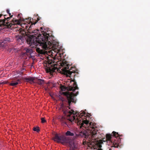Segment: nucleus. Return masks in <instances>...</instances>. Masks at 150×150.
Masks as SVG:
<instances>
[{
	"instance_id": "f257e3e1",
	"label": "nucleus",
	"mask_w": 150,
	"mask_h": 150,
	"mask_svg": "<svg viewBox=\"0 0 150 150\" xmlns=\"http://www.w3.org/2000/svg\"><path fill=\"white\" fill-rule=\"evenodd\" d=\"M62 110L64 115L67 116L69 118L67 119L65 117L63 116H59L57 117V119L60 121L63 125H68L67 121L69 120L71 123L75 122L78 125H80V128H82L84 127L88 131H90V134H88L86 133L85 131H83L80 132L79 134H77L78 137H83L86 139V142H88L92 145H94L96 143V139L98 138V135L99 134V132L97 129V127H95L94 125L92 122L89 123V121L87 120L83 119L84 117L86 115V113L84 111L79 113V116L76 118L74 114V112L73 110H71L72 112L67 108H70L69 107H65L62 105Z\"/></svg>"
},
{
	"instance_id": "f03ea898",
	"label": "nucleus",
	"mask_w": 150,
	"mask_h": 150,
	"mask_svg": "<svg viewBox=\"0 0 150 150\" xmlns=\"http://www.w3.org/2000/svg\"><path fill=\"white\" fill-rule=\"evenodd\" d=\"M32 35L29 37L26 40L28 44L30 45L31 47L35 49L39 54H44L45 50L51 49L55 52H58L59 51V43L53 40V38L47 33L42 34L43 38H41L42 35L38 34V30H34L30 32Z\"/></svg>"
},
{
	"instance_id": "7ed1b4c3",
	"label": "nucleus",
	"mask_w": 150,
	"mask_h": 150,
	"mask_svg": "<svg viewBox=\"0 0 150 150\" xmlns=\"http://www.w3.org/2000/svg\"><path fill=\"white\" fill-rule=\"evenodd\" d=\"M60 67L58 70V71L66 75L67 76H69L71 79H72V81L74 82L73 86H70L67 89L68 91L62 92V93L67 97L68 104L70 106L71 103H76V99L75 96L78 94L79 93L78 91L75 94L73 92H70L69 91H74L75 90L79 89L74 79L76 75L77 74V72L75 70L72 69H75L74 68L71 67L68 70L67 69H69V67L70 66L67 63V62L65 61H63L60 63Z\"/></svg>"
},
{
	"instance_id": "20e7f679",
	"label": "nucleus",
	"mask_w": 150,
	"mask_h": 150,
	"mask_svg": "<svg viewBox=\"0 0 150 150\" xmlns=\"http://www.w3.org/2000/svg\"><path fill=\"white\" fill-rule=\"evenodd\" d=\"M7 12L8 13L10 16V17L6 18L5 16L6 15H5L4 18L2 19H0V27H1L2 25H6L8 28H11V27H15V25H20L21 23V19L20 18L18 19H13L11 22H8L10 18L13 16V15H11V14L10 13L9 10H6Z\"/></svg>"
},
{
	"instance_id": "39448f33",
	"label": "nucleus",
	"mask_w": 150,
	"mask_h": 150,
	"mask_svg": "<svg viewBox=\"0 0 150 150\" xmlns=\"http://www.w3.org/2000/svg\"><path fill=\"white\" fill-rule=\"evenodd\" d=\"M46 65V70L47 72L52 73L55 72V70H57L58 71V70L59 69L57 68L56 67V64L55 62L52 60H48L47 62Z\"/></svg>"
},
{
	"instance_id": "423d86ee",
	"label": "nucleus",
	"mask_w": 150,
	"mask_h": 150,
	"mask_svg": "<svg viewBox=\"0 0 150 150\" xmlns=\"http://www.w3.org/2000/svg\"><path fill=\"white\" fill-rule=\"evenodd\" d=\"M53 140L58 143H61L63 144H66L69 142V139L65 136L59 135L56 134L53 138Z\"/></svg>"
},
{
	"instance_id": "0eeeda50",
	"label": "nucleus",
	"mask_w": 150,
	"mask_h": 150,
	"mask_svg": "<svg viewBox=\"0 0 150 150\" xmlns=\"http://www.w3.org/2000/svg\"><path fill=\"white\" fill-rule=\"evenodd\" d=\"M97 140H96V144L92 146L93 148L95 149L96 147L98 146V149L97 150H111V146L110 144H107L106 146L105 147H104L102 149L101 148L102 147L101 145L100 144H97Z\"/></svg>"
},
{
	"instance_id": "6e6552de",
	"label": "nucleus",
	"mask_w": 150,
	"mask_h": 150,
	"mask_svg": "<svg viewBox=\"0 0 150 150\" xmlns=\"http://www.w3.org/2000/svg\"><path fill=\"white\" fill-rule=\"evenodd\" d=\"M37 20H35V22L34 21L33 22H32V21H31V18H28L27 19H26L24 21V22H26L27 23H28V25H30V23H31L30 25V27H29V29H30L31 28V25H35V24H36L38 21H39L40 20V18L39 17H37Z\"/></svg>"
},
{
	"instance_id": "1a4fd4ad",
	"label": "nucleus",
	"mask_w": 150,
	"mask_h": 150,
	"mask_svg": "<svg viewBox=\"0 0 150 150\" xmlns=\"http://www.w3.org/2000/svg\"><path fill=\"white\" fill-rule=\"evenodd\" d=\"M35 77H32L30 76H28L24 79V80L28 82H29L31 84L34 83Z\"/></svg>"
},
{
	"instance_id": "9d476101",
	"label": "nucleus",
	"mask_w": 150,
	"mask_h": 150,
	"mask_svg": "<svg viewBox=\"0 0 150 150\" xmlns=\"http://www.w3.org/2000/svg\"><path fill=\"white\" fill-rule=\"evenodd\" d=\"M45 30H43L42 32H41V33L40 34V33H39V31H38V34L39 35V34H41V35H42L41 36V38H43V37L44 36H43V34H42L44 33H44H48V34L49 35H52V37L53 38V40H54V42H57V41H55L54 40V36L52 35V34L51 33H49V32H50V31H48V30H45Z\"/></svg>"
},
{
	"instance_id": "9b49d317",
	"label": "nucleus",
	"mask_w": 150,
	"mask_h": 150,
	"mask_svg": "<svg viewBox=\"0 0 150 150\" xmlns=\"http://www.w3.org/2000/svg\"><path fill=\"white\" fill-rule=\"evenodd\" d=\"M34 82V83H37L40 85H41L44 83L43 80L38 79L37 78H35Z\"/></svg>"
},
{
	"instance_id": "f8f14e48",
	"label": "nucleus",
	"mask_w": 150,
	"mask_h": 150,
	"mask_svg": "<svg viewBox=\"0 0 150 150\" xmlns=\"http://www.w3.org/2000/svg\"><path fill=\"white\" fill-rule=\"evenodd\" d=\"M112 135L111 134H107L106 135V139L107 140V143L110 144V143H111L112 140L111 138H112Z\"/></svg>"
},
{
	"instance_id": "ddd939ff",
	"label": "nucleus",
	"mask_w": 150,
	"mask_h": 150,
	"mask_svg": "<svg viewBox=\"0 0 150 150\" xmlns=\"http://www.w3.org/2000/svg\"><path fill=\"white\" fill-rule=\"evenodd\" d=\"M21 82L20 80L18 79L17 81L16 82L15 81H13L11 83H10L9 85L11 86H15L17 85L18 83Z\"/></svg>"
},
{
	"instance_id": "4468645a",
	"label": "nucleus",
	"mask_w": 150,
	"mask_h": 150,
	"mask_svg": "<svg viewBox=\"0 0 150 150\" xmlns=\"http://www.w3.org/2000/svg\"><path fill=\"white\" fill-rule=\"evenodd\" d=\"M110 145H111V147L113 146L115 147H117L118 146V143L116 141H114L113 142H112L111 143H110Z\"/></svg>"
},
{
	"instance_id": "2eb2a0df",
	"label": "nucleus",
	"mask_w": 150,
	"mask_h": 150,
	"mask_svg": "<svg viewBox=\"0 0 150 150\" xmlns=\"http://www.w3.org/2000/svg\"><path fill=\"white\" fill-rule=\"evenodd\" d=\"M6 43L3 40L0 42V48H3L5 47Z\"/></svg>"
},
{
	"instance_id": "dca6fc26",
	"label": "nucleus",
	"mask_w": 150,
	"mask_h": 150,
	"mask_svg": "<svg viewBox=\"0 0 150 150\" xmlns=\"http://www.w3.org/2000/svg\"><path fill=\"white\" fill-rule=\"evenodd\" d=\"M16 40L18 42H20L21 41V42H22L24 40V38L22 36H17L16 37Z\"/></svg>"
},
{
	"instance_id": "f3484780",
	"label": "nucleus",
	"mask_w": 150,
	"mask_h": 150,
	"mask_svg": "<svg viewBox=\"0 0 150 150\" xmlns=\"http://www.w3.org/2000/svg\"><path fill=\"white\" fill-rule=\"evenodd\" d=\"M25 50L26 51V54L29 53L30 54L33 52V50L31 48H26L25 49Z\"/></svg>"
},
{
	"instance_id": "a211bd4d",
	"label": "nucleus",
	"mask_w": 150,
	"mask_h": 150,
	"mask_svg": "<svg viewBox=\"0 0 150 150\" xmlns=\"http://www.w3.org/2000/svg\"><path fill=\"white\" fill-rule=\"evenodd\" d=\"M66 136H73L74 135V133L71 132L70 131H67L65 133Z\"/></svg>"
},
{
	"instance_id": "6ab92c4d",
	"label": "nucleus",
	"mask_w": 150,
	"mask_h": 150,
	"mask_svg": "<svg viewBox=\"0 0 150 150\" xmlns=\"http://www.w3.org/2000/svg\"><path fill=\"white\" fill-rule=\"evenodd\" d=\"M3 40L6 44L7 42H10V39L8 37L5 38Z\"/></svg>"
},
{
	"instance_id": "aec40b11",
	"label": "nucleus",
	"mask_w": 150,
	"mask_h": 150,
	"mask_svg": "<svg viewBox=\"0 0 150 150\" xmlns=\"http://www.w3.org/2000/svg\"><path fill=\"white\" fill-rule=\"evenodd\" d=\"M113 136L115 137H120V135L118 134V133H117L114 131L113 132Z\"/></svg>"
},
{
	"instance_id": "412c9836",
	"label": "nucleus",
	"mask_w": 150,
	"mask_h": 150,
	"mask_svg": "<svg viewBox=\"0 0 150 150\" xmlns=\"http://www.w3.org/2000/svg\"><path fill=\"white\" fill-rule=\"evenodd\" d=\"M33 130L34 131H36L37 132H38L40 131L39 128L38 127H34L33 128Z\"/></svg>"
},
{
	"instance_id": "4be33fe9",
	"label": "nucleus",
	"mask_w": 150,
	"mask_h": 150,
	"mask_svg": "<svg viewBox=\"0 0 150 150\" xmlns=\"http://www.w3.org/2000/svg\"><path fill=\"white\" fill-rule=\"evenodd\" d=\"M67 87H66L64 86H62L61 87V89L62 91H65L67 89Z\"/></svg>"
},
{
	"instance_id": "5701e85b",
	"label": "nucleus",
	"mask_w": 150,
	"mask_h": 150,
	"mask_svg": "<svg viewBox=\"0 0 150 150\" xmlns=\"http://www.w3.org/2000/svg\"><path fill=\"white\" fill-rule=\"evenodd\" d=\"M41 122L42 123H44L46 122V120H45L44 118H41Z\"/></svg>"
},
{
	"instance_id": "b1692460",
	"label": "nucleus",
	"mask_w": 150,
	"mask_h": 150,
	"mask_svg": "<svg viewBox=\"0 0 150 150\" xmlns=\"http://www.w3.org/2000/svg\"><path fill=\"white\" fill-rule=\"evenodd\" d=\"M1 83L2 84H6L7 83V81H4Z\"/></svg>"
},
{
	"instance_id": "393cba45",
	"label": "nucleus",
	"mask_w": 150,
	"mask_h": 150,
	"mask_svg": "<svg viewBox=\"0 0 150 150\" xmlns=\"http://www.w3.org/2000/svg\"><path fill=\"white\" fill-rule=\"evenodd\" d=\"M26 24V23H25V24H22L21 25L22 26L23 25H24L25 24Z\"/></svg>"
},
{
	"instance_id": "a878e982",
	"label": "nucleus",
	"mask_w": 150,
	"mask_h": 150,
	"mask_svg": "<svg viewBox=\"0 0 150 150\" xmlns=\"http://www.w3.org/2000/svg\"><path fill=\"white\" fill-rule=\"evenodd\" d=\"M2 16V14H0V18Z\"/></svg>"
},
{
	"instance_id": "bb28decb",
	"label": "nucleus",
	"mask_w": 150,
	"mask_h": 150,
	"mask_svg": "<svg viewBox=\"0 0 150 150\" xmlns=\"http://www.w3.org/2000/svg\"><path fill=\"white\" fill-rule=\"evenodd\" d=\"M34 19L35 20L36 19V17H35V18H33V19Z\"/></svg>"
},
{
	"instance_id": "cd10ccee",
	"label": "nucleus",
	"mask_w": 150,
	"mask_h": 150,
	"mask_svg": "<svg viewBox=\"0 0 150 150\" xmlns=\"http://www.w3.org/2000/svg\"><path fill=\"white\" fill-rule=\"evenodd\" d=\"M60 56L61 57V54H60Z\"/></svg>"
},
{
	"instance_id": "c85d7f7f",
	"label": "nucleus",
	"mask_w": 150,
	"mask_h": 150,
	"mask_svg": "<svg viewBox=\"0 0 150 150\" xmlns=\"http://www.w3.org/2000/svg\"><path fill=\"white\" fill-rule=\"evenodd\" d=\"M21 15L20 14H19L18 15V16H20V15Z\"/></svg>"
},
{
	"instance_id": "c756f323",
	"label": "nucleus",
	"mask_w": 150,
	"mask_h": 150,
	"mask_svg": "<svg viewBox=\"0 0 150 150\" xmlns=\"http://www.w3.org/2000/svg\"><path fill=\"white\" fill-rule=\"evenodd\" d=\"M25 27H26V28H27V25H26V26ZM26 28V29H27V28Z\"/></svg>"
},
{
	"instance_id": "7c9ffc66",
	"label": "nucleus",
	"mask_w": 150,
	"mask_h": 150,
	"mask_svg": "<svg viewBox=\"0 0 150 150\" xmlns=\"http://www.w3.org/2000/svg\"><path fill=\"white\" fill-rule=\"evenodd\" d=\"M41 29H42H42H43L42 28V27H41Z\"/></svg>"
},
{
	"instance_id": "2f4dec72",
	"label": "nucleus",
	"mask_w": 150,
	"mask_h": 150,
	"mask_svg": "<svg viewBox=\"0 0 150 150\" xmlns=\"http://www.w3.org/2000/svg\"><path fill=\"white\" fill-rule=\"evenodd\" d=\"M28 26H29V25H28Z\"/></svg>"
}]
</instances>
